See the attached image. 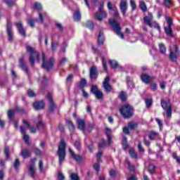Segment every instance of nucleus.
Here are the masks:
<instances>
[{
  "label": "nucleus",
  "mask_w": 180,
  "mask_h": 180,
  "mask_svg": "<svg viewBox=\"0 0 180 180\" xmlns=\"http://www.w3.org/2000/svg\"><path fill=\"white\" fill-rule=\"evenodd\" d=\"M94 168L95 171H96V172H99V169L101 168V164H99V162H96L94 165Z\"/></svg>",
  "instance_id": "864d4df0"
},
{
  "label": "nucleus",
  "mask_w": 180,
  "mask_h": 180,
  "mask_svg": "<svg viewBox=\"0 0 180 180\" xmlns=\"http://www.w3.org/2000/svg\"><path fill=\"white\" fill-rule=\"evenodd\" d=\"M136 127H137V124L134 122H129L128 124V127L129 129H130V130H134V129H136Z\"/></svg>",
  "instance_id": "c03bdc74"
},
{
  "label": "nucleus",
  "mask_w": 180,
  "mask_h": 180,
  "mask_svg": "<svg viewBox=\"0 0 180 180\" xmlns=\"http://www.w3.org/2000/svg\"><path fill=\"white\" fill-rule=\"evenodd\" d=\"M23 139L25 140V143H27V144H29L30 138L27 134H23Z\"/></svg>",
  "instance_id": "69168bd1"
},
{
  "label": "nucleus",
  "mask_w": 180,
  "mask_h": 180,
  "mask_svg": "<svg viewBox=\"0 0 180 180\" xmlns=\"http://www.w3.org/2000/svg\"><path fill=\"white\" fill-rule=\"evenodd\" d=\"M109 81H110V78L107 76L103 83V86L105 92H110L112 91V86L110 85V84H109Z\"/></svg>",
  "instance_id": "f8f14e48"
},
{
  "label": "nucleus",
  "mask_w": 180,
  "mask_h": 180,
  "mask_svg": "<svg viewBox=\"0 0 180 180\" xmlns=\"http://www.w3.org/2000/svg\"><path fill=\"white\" fill-rule=\"evenodd\" d=\"M78 86L80 89H84L86 86V79L81 78L80 82L78 84Z\"/></svg>",
  "instance_id": "cd10ccee"
},
{
  "label": "nucleus",
  "mask_w": 180,
  "mask_h": 180,
  "mask_svg": "<svg viewBox=\"0 0 180 180\" xmlns=\"http://www.w3.org/2000/svg\"><path fill=\"white\" fill-rule=\"evenodd\" d=\"M109 25L112 27V30L114 32H116V35L120 37L121 39H124V36L123 35V33L120 32L122 30V28L120 27V25L117 23V21L110 19L108 21Z\"/></svg>",
  "instance_id": "423d86ee"
},
{
  "label": "nucleus",
  "mask_w": 180,
  "mask_h": 180,
  "mask_svg": "<svg viewBox=\"0 0 180 180\" xmlns=\"http://www.w3.org/2000/svg\"><path fill=\"white\" fill-rule=\"evenodd\" d=\"M95 19L101 22L105 18H108V13L103 10V3L101 4V6L98 8V12L96 13Z\"/></svg>",
  "instance_id": "1a4fd4ad"
},
{
  "label": "nucleus",
  "mask_w": 180,
  "mask_h": 180,
  "mask_svg": "<svg viewBox=\"0 0 180 180\" xmlns=\"http://www.w3.org/2000/svg\"><path fill=\"white\" fill-rule=\"evenodd\" d=\"M15 25L17 26L18 30L21 36H23L24 37H26V31L25 30V28L23 27V25L22 24V22L19 21L18 22H15Z\"/></svg>",
  "instance_id": "dca6fc26"
},
{
  "label": "nucleus",
  "mask_w": 180,
  "mask_h": 180,
  "mask_svg": "<svg viewBox=\"0 0 180 180\" xmlns=\"http://www.w3.org/2000/svg\"><path fill=\"white\" fill-rule=\"evenodd\" d=\"M120 99L122 101V102H124L126 99H127V94H126V92L121 91L119 95Z\"/></svg>",
  "instance_id": "2f4dec72"
},
{
  "label": "nucleus",
  "mask_w": 180,
  "mask_h": 180,
  "mask_svg": "<svg viewBox=\"0 0 180 180\" xmlns=\"http://www.w3.org/2000/svg\"><path fill=\"white\" fill-rule=\"evenodd\" d=\"M130 4L132 8V11H134L136 9V8H137V6L136 5V3L134 2V1L131 0L130 1Z\"/></svg>",
  "instance_id": "e2e57ef3"
},
{
  "label": "nucleus",
  "mask_w": 180,
  "mask_h": 180,
  "mask_svg": "<svg viewBox=\"0 0 180 180\" xmlns=\"http://www.w3.org/2000/svg\"><path fill=\"white\" fill-rule=\"evenodd\" d=\"M155 137H158V134L156 131H151L148 135L149 140H154Z\"/></svg>",
  "instance_id": "c756f323"
},
{
  "label": "nucleus",
  "mask_w": 180,
  "mask_h": 180,
  "mask_svg": "<svg viewBox=\"0 0 180 180\" xmlns=\"http://www.w3.org/2000/svg\"><path fill=\"white\" fill-rule=\"evenodd\" d=\"M107 7L108 8L109 11H112L113 4H112L110 1H108L107 4Z\"/></svg>",
  "instance_id": "774afa93"
},
{
  "label": "nucleus",
  "mask_w": 180,
  "mask_h": 180,
  "mask_svg": "<svg viewBox=\"0 0 180 180\" xmlns=\"http://www.w3.org/2000/svg\"><path fill=\"white\" fill-rule=\"evenodd\" d=\"M165 19L168 26L165 27V32L167 36H170V37H174V32H172V28H171V27L172 26V20H171L170 17H166Z\"/></svg>",
  "instance_id": "9d476101"
},
{
  "label": "nucleus",
  "mask_w": 180,
  "mask_h": 180,
  "mask_svg": "<svg viewBox=\"0 0 180 180\" xmlns=\"http://www.w3.org/2000/svg\"><path fill=\"white\" fill-rule=\"evenodd\" d=\"M22 123L23 124L27 126L28 129H30L31 133H36V128L30 126V124L27 121H26V120H22Z\"/></svg>",
  "instance_id": "bb28decb"
},
{
  "label": "nucleus",
  "mask_w": 180,
  "mask_h": 180,
  "mask_svg": "<svg viewBox=\"0 0 180 180\" xmlns=\"http://www.w3.org/2000/svg\"><path fill=\"white\" fill-rule=\"evenodd\" d=\"M113 12H114V16L115 18H119L120 14H119V11H117V7H116V6H113V9H112Z\"/></svg>",
  "instance_id": "37998d69"
},
{
  "label": "nucleus",
  "mask_w": 180,
  "mask_h": 180,
  "mask_svg": "<svg viewBox=\"0 0 180 180\" xmlns=\"http://www.w3.org/2000/svg\"><path fill=\"white\" fill-rule=\"evenodd\" d=\"M33 106L35 110H41V109H44V102L43 101H36Z\"/></svg>",
  "instance_id": "a211bd4d"
},
{
  "label": "nucleus",
  "mask_w": 180,
  "mask_h": 180,
  "mask_svg": "<svg viewBox=\"0 0 180 180\" xmlns=\"http://www.w3.org/2000/svg\"><path fill=\"white\" fill-rule=\"evenodd\" d=\"M98 91H100V90L98 89V86H91V94H93L94 95H95V94H96V92H98Z\"/></svg>",
  "instance_id": "8fccbe9b"
},
{
  "label": "nucleus",
  "mask_w": 180,
  "mask_h": 180,
  "mask_svg": "<svg viewBox=\"0 0 180 180\" xmlns=\"http://www.w3.org/2000/svg\"><path fill=\"white\" fill-rule=\"evenodd\" d=\"M58 180H64V179H65V177L64 176V174H63V173L61 172H58Z\"/></svg>",
  "instance_id": "052dcab7"
},
{
  "label": "nucleus",
  "mask_w": 180,
  "mask_h": 180,
  "mask_svg": "<svg viewBox=\"0 0 180 180\" xmlns=\"http://www.w3.org/2000/svg\"><path fill=\"white\" fill-rule=\"evenodd\" d=\"M34 9L35 11H38V15H39V19L37 18V22H38V23H41V25H42L43 22H44V18H46V16H47V13L46 12H41V11L43 9V7L41 6V4H40V3L36 2L34 4Z\"/></svg>",
  "instance_id": "39448f33"
},
{
  "label": "nucleus",
  "mask_w": 180,
  "mask_h": 180,
  "mask_svg": "<svg viewBox=\"0 0 180 180\" xmlns=\"http://www.w3.org/2000/svg\"><path fill=\"white\" fill-rule=\"evenodd\" d=\"M172 0H163V4L167 8L170 6Z\"/></svg>",
  "instance_id": "13d9d810"
},
{
  "label": "nucleus",
  "mask_w": 180,
  "mask_h": 180,
  "mask_svg": "<svg viewBox=\"0 0 180 180\" xmlns=\"http://www.w3.org/2000/svg\"><path fill=\"white\" fill-rule=\"evenodd\" d=\"M28 172L32 178H34V176H36V169L34 168V164L30 165Z\"/></svg>",
  "instance_id": "393cba45"
},
{
  "label": "nucleus",
  "mask_w": 180,
  "mask_h": 180,
  "mask_svg": "<svg viewBox=\"0 0 180 180\" xmlns=\"http://www.w3.org/2000/svg\"><path fill=\"white\" fill-rule=\"evenodd\" d=\"M169 58L172 61H176V54L171 51L169 53Z\"/></svg>",
  "instance_id": "58836bf2"
},
{
  "label": "nucleus",
  "mask_w": 180,
  "mask_h": 180,
  "mask_svg": "<svg viewBox=\"0 0 180 180\" xmlns=\"http://www.w3.org/2000/svg\"><path fill=\"white\" fill-rule=\"evenodd\" d=\"M125 162L126 164H127L129 169H131V171H133L134 169V166L131 165L130 161H129V159L126 158Z\"/></svg>",
  "instance_id": "ea45409f"
},
{
  "label": "nucleus",
  "mask_w": 180,
  "mask_h": 180,
  "mask_svg": "<svg viewBox=\"0 0 180 180\" xmlns=\"http://www.w3.org/2000/svg\"><path fill=\"white\" fill-rule=\"evenodd\" d=\"M6 32L8 41H13V32H12V23L11 22H7Z\"/></svg>",
  "instance_id": "9b49d317"
},
{
  "label": "nucleus",
  "mask_w": 180,
  "mask_h": 180,
  "mask_svg": "<svg viewBox=\"0 0 180 180\" xmlns=\"http://www.w3.org/2000/svg\"><path fill=\"white\" fill-rule=\"evenodd\" d=\"M105 41V37L103 36V31H100L98 37V44L102 46Z\"/></svg>",
  "instance_id": "b1692460"
},
{
  "label": "nucleus",
  "mask_w": 180,
  "mask_h": 180,
  "mask_svg": "<svg viewBox=\"0 0 180 180\" xmlns=\"http://www.w3.org/2000/svg\"><path fill=\"white\" fill-rule=\"evenodd\" d=\"M98 70L96 68L95 66H92L89 71L90 79H96V78H98Z\"/></svg>",
  "instance_id": "4468645a"
},
{
  "label": "nucleus",
  "mask_w": 180,
  "mask_h": 180,
  "mask_svg": "<svg viewBox=\"0 0 180 180\" xmlns=\"http://www.w3.org/2000/svg\"><path fill=\"white\" fill-rule=\"evenodd\" d=\"M141 79L145 84H150L151 82V77L147 74H143L141 75Z\"/></svg>",
  "instance_id": "412c9836"
},
{
  "label": "nucleus",
  "mask_w": 180,
  "mask_h": 180,
  "mask_svg": "<svg viewBox=\"0 0 180 180\" xmlns=\"http://www.w3.org/2000/svg\"><path fill=\"white\" fill-rule=\"evenodd\" d=\"M69 152H70V154L71 155V157H72V158H74L75 161H77V162H80V161H82V158H81V156L79 155L75 154L71 150V148H69Z\"/></svg>",
  "instance_id": "5701e85b"
},
{
  "label": "nucleus",
  "mask_w": 180,
  "mask_h": 180,
  "mask_svg": "<svg viewBox=\"0 0 180 180\" xmlns=\"http://www.w3.org/2000/svg\"><path fill=\"white\" fill-rule=\"evenodd\" d=\"M155 169H156L155 165H154L153 164L149 165L148 171L150 174V175H153V174H154L155 172Z\"/></svg>",
  "instance_id": "72a5a7b5"
},
{
  "label": "nucleus",
  "mask_w": 180,
  "mask_h": 180,
  "mask_svg": "<svg viewBox=\"0 0 180 180\" xmlns=\"http://www.w3.org/2000/svg\"><path fill=\"white\" fill-rule=\"evenodd\" d=\"M58 47V42H51V49L53 51H56Z\"/></svg>",
  "instance_id": "de8ad7c7"
},
{
  "label": "nucleus",
  "mask_w": 180,
  "mask_h": 180,
  "mask_svg": "<svg viewBox=\"0 0 180 180\" xmlns=\"http://www.w3.org/2000/svg\"><path fill=\"white\" fill-rule=\"evenodd\" d=\"M4 154L6 155V160H8L9 158V148L8 147L5 148Z\"/></svg>",
  "instance_id": "4d7b16f0"
},
{
  "label": "nucleus",
  "mask_w": 180,
  "mask_h": 180,
  "mask_svg": "<svg viewBox=\"0 0 180 180\" xmlns=\"http://www.w3.org/2000/svg\"><path fill=\"white\" fill-rule=\"evenodd\" d=\"M55 25L60 32H63L64 30V27H63V25H61V23L56 22Z\"/></svg>",
  "instance_id": "6e6d98bb"
},
{
  "label": "nucleus",
  "mask_w": 180,
  "mask_h": 180,
  "mask_svg": "<svg viewBox=\"0 0 180 180\" xmlns=\"http://www.w3.org/2000/svg\"><path fill=\"white\" fill-rule=\"evenodd\" d=\"M75 147H76L77 150H81V143L79 141H76L75 142Z\"/></svg>",
  "instance_id": "680f3d73"
},
{
  "label": "nucleus",
  "mask_w": 180,
  "mask_h": 180,
  "mask_svg": "<svg viewBox=\"0 0 180 180\" xmlns=\"http://www.w3.org/2000/svg\"><path fill=\"white\" fill-rule=\"evenodd\" d=\"M53 65H54V59L53 58H50L46 60V55L42 53V67L46 70V71H50V70L53 68Z\"/></svg>",
  "instance_id": "0eeeda50"
},
{
  "label": "nucleus",
  "mask_w": 180,
  "mask_h": 180,
  "mask_svg": "<svg viewBox=\"0 0 180 180\" xmlns=\"http://www.w3.org/2000/svg\"><path fill=\"white\" fill-rule=\"evenodd\" d=\"M5 3L8 6V8H12V6H15V1L13 0H5Z\"/></svg>",
  "instance_id": "e433bc0d"
},
{
  "label": "nucleus",
  "mask_w": 180,
  "mask_h": 180,
  "mask_svg": "<svg viewBox=\"0 0 180 180\" xmlns=\"http://www.w3.org/2000/svg\"><path fill=\"white\" fill-rule=\"evenodd\" d=\"M159 49L161 54H165L167 53V48L164 44H159Z\"/></svg>",
  "instance_id": "7c9ffc66"
},
{
  "label": "nucleus",
  "mask_w": 180,
  "mask_h": 180,
  "mask_svg": "<svg viewBox=\"0 0 180 180\" xmlns=\"http://www.w3.org/2000/svg\"><path fill=\"white\" fill-rule=\"evenodd\" d=\"M85 26H86V27H88L91 30H92L94 29V23L91 21H87L85 23Z\"/></svg>",
  "instance_id": "79ce46f5"
},
{
  "label": "nucleus",
  "mask_w": 180,
  "mask_h": 180,
  "mask_svg": "<svg viewBox=\"0 0 180 180\" xmlns=\"http://www.w3.org/2000/svg\"><path fill=\"white\" fill-rule=\"evenodd\" d=\"M30 150L28 148H24L20 152V155L22 157V158L26 159L29 158L31 155Z\"/></svg>",
  "instance_id": "aec40b11"
},
{
  "label": "nucleus",
  "mask_w": 180,
  "mask_h": 180,
  "mask_svg": "<svg viewBox=\"0 0 180 180\" xmlns=\"http://www.w3.org/2000/svg\"><path fill=\"white\" fill-rule=\"evenodd\" d=\"M120 112L124 119H129V117L133 116V108L129 104H126L120 108Z\"/></svg>",
  "instance_id": "20e7f679"
},
{
  "label": "nucleus",
  "mask_w": 180,
  "mask_h": 180,
  "mask_svg": "<svg viewBox=\"0 0 180 180\" xmlns=\"http://www.w3.org/2000/svg\"><path fill=\"white\" fill-rule=\"evenodd\" d=\"M105 134L108 140V146L112 144V130L109 128H105Z\"/></svg>",
  "instance_id": "4be33fe9"
},
{
  "label": "nucleus",
  "mask_w": 180,
  "mask_h": 180,
  "mask_svg": "<svg viewBox=\"0 0 180 180\" xmlns=\"http://www.w3.org/2000/svg\"><path fill=\"white\" fill-rule=\"evenodd\" d=\"M68 127H69V130L70 131H71V133H74V130L75 129V127L74 126V124L72 123V122L68 120L66 122Z\"/></svg>",
  "instance_id": "c85d7f7f"
},
{
  "label": "nucleus",
  "mask_w": 180,
  "mask_h": 180,
  "mask_svg": "<svg viewBox=\"0 0 180 180\" xmlns=\"http://www.w3.org/2000/svg\"><path fill=\"white\" fill-rule=\"evenodd\" d=\"M68 61V59L67 58H63L62 60L60 61V65H64L65 63Z\"/></svg>",
  "instance_id": "338daca9"
},
{
  "label": "nucleus",
  "mask_w": 180,
  "mask_h": 180,
  "mask_svg": "<svg viewBox=\"0 0 180 180\" xmlns=\"http://www.w3.org/2000/svg\"><path fill=\"white\" fill-rule=\"evenodd\" d=\"M102 64L105 71H106V70H108V67L106 66V59L103 57H102Z\"/></svg>",
  "instance_id": "bf43d9fd"
},
{
  "label": "nucleus",
  "mask_w": 180,
  "mask_h": 180,
  "mask_svg": "<svg viewBox=\"0 0 180 180\" xmlns=\"http://www.w3.org/2000/svg\"><path fill=\"white\" fill-rule=\"evenodd\" d=\"M48 101L49 102V112L52 113V112H54V109H56V104L54 103V101H53V97H51V95L48 94Z\"/></svg>",
  "instance_id": "f3484780"
},
{
  "label": "nucleus",
  "mask_w": 180,
  "mask_h": 180,
  "mask_svg": "<svg viewBox=\"0 0 180 180\" xmlns=\"http://www.w3.org/2000/svg\"><path fill=\"white\" fill-rule=\"evenodd\" d=\"M143 23L149 26V27H155V29H158L159 32L161 30L160 25L154 21V15H153V13H148V15L143 17Z\"/></svg>",
  "instance_id": "f257e3e1"
},
{
  "label": "nucleus",
  "mask_w": 180,
  "mask_h": 180,
  "mask_svg": "<svg viewBox=\"0 0 180 180\" xmlns=\"http://www.w3.org/2000/svg\"><path fill=\"white\" fill-rule=\"evenodd\" d=\"M94 95L97 99H102L103 98V94L101 90L97 91Z\"/></svg>",
  "instance_id": "a19ab883"
},
{
  "label": "nucleus",
  "mask_w": 180,
  "mask_h": 180,
  "mask_svg": "<svg viewBox=\"0 0 180 180\" xmlns=\"http://www.w3.org/2000/svg\"><path fill=\"white\" fill-rule=\"evenodd\" d=\"M161 106L164 110H166L167 117L171 118V116H172V106L169 101L161 100Z\"/></svg>",
  "instance_id": "6e6552de"
},
{
  "label": "nucleus",
  "mask_w": 180,
  "mask_h": 180,
  "mask_svg": "<svg viewBox=\"0 0 180 180\" xmlns=\"http://www.w3.org/2000/svg\"><path fill=\"white\" fill-rule=\"evenodd\" d=\"M101 157H102V151H98V153L96 154L98 162H101Z\"/></svg>",
  "instance_id": "0e129e2a"
},
{
  "label": "nucleus",
  "mask_w": 180,
  "mask_h": 180,
  "mask_svg": "<svg viewBox=\"0 0 180 180\" xmlns=\"http://www.w3.org/2000/svg\"><path fill=\"white\" fill-rule=\"evenodd\" d=\"M37 19H35V20H32V19H30L29 20H28V24L30 25V26L31 27H34V22H39V21H37V20H36Z\"/></svg>",
  "instance_id": "5fc2aeb1"
},
{
  "label": "nucleus",
  "mask_w": 180,
  "mask_h": 180,
  "mask_svg": "<svg viewBox=\"0 0 180 180\" xmlns=\"http://www.w3.org/2000/svg\"><path fill=\"white\" fill-rule=\"evenodd\" d=\"M27 94H28V96H30V98H33V97L36 96V93H34V91H33L32 89H29L27 91Z\"/></svg>",
  "instance_id": "49530a36"
},
{
  "label": "nucleus",
  "mask_w": 180,
  "mask_h": 180,
  "mask_svg": "<svg viewBox=\"0 0 180 180\" xmlns=\"http://www.w3.org/2000/svg\"><path fill=\"white\" fill-rule=\"evenodd\" d=\"M19 67L22 70V71H25V72L27 74L28 68L26 65V63L25 62V57L23 56L19 58Z\"/></svg>",
  "instance_id": "2eb2a0df"
},
{
  "label": "nucleus",
  "mask_w": 180,
  "mask_h": 180,
  "mask_svg": "<svg viewBox=\"0 0 180 180\" xmlns=\"http://www.w3.org/2000/svg\"><path fill=\"white\" fill-rule=\"evenodd\" d=\"M146 108H151V105H153V100L146 98Z\"/></svg>",
  "instance_id": "a18cd8bd"
},
{
  "label": "nucleus",
  "mask_w": 180,
  "mask_h": 180,
  "mask_svg": "<svg viewBox=\"0 0 180 180\" xmlns=\"http://www.w3.org/2000/svg\"><path fill=\"white\" fill-rule=\"evenodd\" d=\"M104 147H106V141L103 140L98 143V148H104Z\"/></svg>",
  "instance_id": "3c124183"
},
{
  "label": "nucleus",
  "mask_w": 180,
  "mask_h": 180,
  "mask_svg": "<svg viewBox=\"0 0 180 180\" xmlns=\"http://www.w3.org/2000/svg\"><path fill=\"white\" fill-rule=\"evenodd\" d=\"M65 148H67V144L65 143L64 139H61L57 152L59 158L60 165H61L64 160H65Z\"/></svg>",
  "instance_id": "f03ea898"
},
{
  "label": "nucleus",
  "mask_w": 180,
  "mask_h": 180,
  "mask_svg": "<svg viewBox=\"0 0 180 180\" xmlns=\"http://www.w3.org/2000/svg\"><path fill=\"white\" fill-rule=\"evenodd\" d=\"M14 116H15V110H9L8 111V119H10V120L13 119Z\"/></svg>",
  "instance_id": "4c0bfd02"
},
{
  "label": "nucleus",
  "mask_w": 180,
  "mask_h": 180,
  "mask_svg": "<svg viewBox=\"0 0 180 180\" xmlns=\"http://www.w3.org/2000/svg\"><path fill=\"white\" fill-rule=\"evenodd\" d=\"M129 155L132 158H137V153L133 149L129 150Z\"/></svg>",
  "instance_id": "09e8293b"
},
{
  "label": "nucleus",
  "mask_w": 180,
  "mask_h": 180,
  "mask_svg": "<svg viewBox=\"0 0 180 180\" xmlns=\"http://www.w3.org/2000/svg\"><path fill=\"white\" fill-rule=\"evenodd\" d=\"M27 51L30 53V63L32 67H34V63L36 61H39V52L36 51V49L32 48V46H27L26 47Z\"/></svg>",
  "instance_id": "7ed1b4c3"
},
{
  "label": "nucleus",
  "mask_w": 180,
  "mask_h": 180,
  "mask_svg": "<svg viewBox=\"0 0 180 180\" xmlns=\"http://www.w3.org/2000/svg\"><path fill=\"white\" fill-rule=\"evenodd\" d=\"M139 6L143 12H146L147 11V5L146 4V2L141 1Z\"/></svg>",
  "instance_id": "f704fd0d"
},
{
  "label": "nucleus",
  "mask_w": 180,
  "mask_h": 180,
  "mask_svg": "<svg viewBox=\"0 0 180 180\" xmlns=\"http://www.w3.org/2000/svg\"><path fill=\"white\" fill-rule=\"evenodd\" d=\"M73 19L75 22H79V20H81V12L79 10H77L74 12Z\"/></svg>",
  "instance_id": "a878e982"
},
{
  "label": "nucleus",
  "mask_w": 180,
  "mask_h": 180,
  "mask_svg": "<svg viewBox=\"0 0 180 180\" xmlns=\"http://www.w3.org/2000/svg\"><path fill=\"white\" fill-rule=\"evenodd\" d=\"M70 178L71 180H80L79 176H78V174L77 173H71Z\"/></svg>",
  "instance_id": "c9c22d12"
},
{
  "label": "nucleus",
  "mask_w": 180,
  "mask_h": 180,
  "mask_svg": "<svg viewBox=\"0 0 180 180\" xmlns=\"http://www.w3.org/2000/svg\"><path fill=\"white\" fill-rule=\"evenodd\" d=\"M19 165H20V162H19V159H15L13 167L15 169H18L19 168Z\"/></svg>",
  "instance_id": "603ef678"
},
{
  "label": "nucleus",
  "mask_w": 180,
  "mask_h": 180,
  "mask_svg": "<svg viewBox=\"0 0 180 180\" xmlns=\"http://www.w3.org/2000/svg\"><path fill=\"white\" fill-rule=\"evenodd\" d=\"M109 64L112 68L116 70L119 67V63L116 60H109Z\"/></svg>",
  "instance_id": "473e14b6"
},
{
  "label": "nucleus",
  "mask_w": 180,
  "mask_h": 180,
  "mask_svg": "<svg viewBox=\"0 0 180 180\" xmlns=\"http://www.w3.org/2000/svg\"><path fill=\"white\" fill-rule=\"evenodd\" d=\"M120 9L123 15V16H126V12H127V1L122 0L120 4Z\"/></svg>",
  "instance_id": "ddd939ff"
},
{
  "label": "nucleus",
  "mask_w": 180,
  "mask_h": 180,
  "mask_svg": "<svg viewBox=\"0 0 180 180\" xmlns=\"http://www.w3.org/2000/svg\"><path fill=\"white\" fill-rule=\"evenodd\" d=\"M76 122L78 124V128L85 133V121L84 120L77 118Z\"/></svg>",
  "instance_id": "6ab92c4d"
}]
</instances>
